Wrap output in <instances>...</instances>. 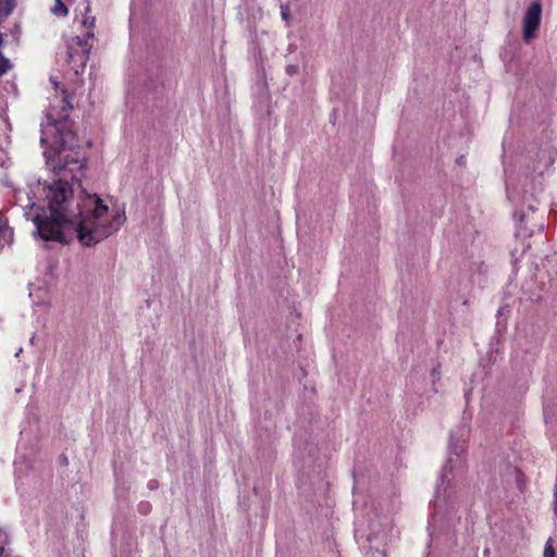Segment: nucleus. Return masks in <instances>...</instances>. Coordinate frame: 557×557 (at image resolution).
Listing matches in <instances>:
<instances>
[{
    "instance_id": "1",
    "label": "nucleus",
    "mask_w": 557,
    "mask_h": 557,
    "mask_svg": "<svg viewBox=\"0 0 557 557\" xmlns=\"http://www.w3.org/2000/svg\"><path fill=\"white\" fill-rule=\"evenodd\" d=\"M40 143L49 168L63 177L46 189L50 216L34 222L45 240L67 243L76 238L83 246H92L117 232L125 213L110 209L96 194H86L81 186L85 175L86 156L66 117L47 116Z\"/></svg>"
},
{
    "instance_id": "2",
    "label": "nucleus",
    "mask_w": 557,
    "mask_h": 557,
    "mask_svg": "<svg viewBox=\"0 0 557 557\" xmlns=\"http://www.w3.org/2000/svg\"><path fill=\"white\" fill-rule=\"evenodd\" d=\"M90 9L89 7L86 8V12L84 14L83 24L87 27V38L82 39L79 37L75 38V42L78 47L82 48L81 51L75 50L73 46L70 47L69 51V58L70 62L73 63V69L76 74L79 73V71L84 70L86 62L89 58V52L91 46L88 45V39L94 37V33L91 32L95 27L96 18L92 15H89Z\"/></svg>"
},
{
    "instance_id": "3",
    "label": "nucleus",
    "mask_w": 557,
    "mask_h": 557,
    "mask_svg": "<svg viewBox=\"0 0 557 557\" xmlns=\"http://www.w3.org/2000/svg\"><path fill=\"white\" fill-rule=\"evenodd\" d=\"M542 20V4L539 1L531 3L522 16V38L525 42L537 37Z\"/></svg>"
},
{
    "instance_id": "4",
    "label": "nucleus",
    "mask_w": 557,
    "mask_h": 557,
    "mask_svg": "<svg viewBox=\"0 0 557 557\" xmlns=\"http://www.w3.org/2000/svg\"><path fill=\"white\" fill-rule=\"evenodd\" d=\"M557 156V152L554 149H546L541 152V159L547 160V164H552Z\"/></svg>"
},
{
    "instance_id": "5",
    "label": "nucleus",
    "mask_w": 557,
    "mask_h": 557,
    "mask_svg": "<svg viewBox=\"0 0 557 557\" xmlns=\"http://www.w3.org/2000/svg\"><path fill=\"white\" fill-rule=\"evenodd\" d=\"M543 557H557L556 549L553 546V541L548 540L544 547Z\"/></svg>"
},
{
    "instance_id": "6",
    "label": "nucleus",
    "mask_w": 557,
    "mask_h": 557,
    "mask_svg": "<svg viewBox=\"0 0 557 557\" xmlns=\"http://www.w3.org/2000/svg\"><path fill=\"white\" fill-rule=\"evenodd\" d=\"M53 12L57 15H66L67 9L63 3L59 1V4L54 8Z\"/></svg>"
},
{
    "instance_id": "7",
    "label": "nucleus",
    "mask_w": 557,
    "mask_h": 557,
    "mask_svg": "<svg viewBox=\"0 0 557 557\" xmlns=\"http://www.w3.org/2000/svg\"><path fill=\"white\" fill-rule=\"evenodd\" d=\"M62 101L64 102L63 110L69 111L70 109H72V106L70 104V101L67 100V96L66 95L63 96Z\"/></svg>"
},
{
    "instance_id": "8",
    "label": "nucleus",
    "mask_w": 557,
    "mask_h": 557,
    "mask_svg": "<svg viewBox=\"0 0 557 557\" xmlns=\"http://www.w3.org/2000/svg\"><path fill=\"white\" fill-rule=\"evenodd\" d=\"M282 17L284 20H287L288 18V13L286 11H282Z\"/></svg>"
}]
</instances>
